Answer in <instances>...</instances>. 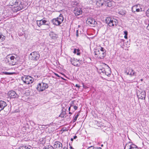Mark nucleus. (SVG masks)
<instances>
[{"label": "nucleus", "instance_id": "16", "mask_svg": "<svg viewBox=\"0 0 149 149\" xmlns=\"http://www.w3.org/2000/svg\"><path fill=\"white\" fill-rule=\"evenodd\" d=\"M140 7L137 5L133 6L132 8V12L134 13L136 12H139L140 11V9L139 8Z\"/></svg>", "mask_w": 149, "mask_h": 149}, {"label": "nucleus", "instance_id": "49", "mask_svg": "<svg viewBox=\"0 0 149 149\" xmlns=\"http://www.w3.org/2000/svg\"><path fill=\"white\" fill-rule=\"evenodd\" d=\"M61 74H63V75H64L62 73H61Z\"/></svg>", "mask_w": 149, "mask_h": 149}, {"label": "nucleus", "instance_id": "15", "mask_svg": "<svg viewBox=\"0 0 149 149\" xmlns=\"http://www.w3.org/2000/svg\"><path fill=\"white\" fill-rule=\"evenodd\" d=\"M74 13L76 16H78L82 13V10L81 9L75 8L73 11Z\"/></svg>", "mask_w": 149, "mask_h": 149}, {"label": "nucleus", "instance_id": "14", "mask_svg": "<svg viewBox=\"0 0 149 149\" xmlns=\"http://www.w3.org/2000/svg\"><path fill=\"white\" fill-rule=\"evenodd\" d=\"M71 62L72 64L75 66L78 67L80 65L79 61L74 58H71Z\"/></svg>", "mask_w": 149, "mask_h": 149}, {"label": "nucleus", "instance_id": "2", "mask_svg": "<svg viewBox=\"0 0 149 149\" xmlns=\"http://www.w3.org/2000/svg\"><path fill=\"white\" fill-rule=\"evenodd\" d=\"M106 51L104 48L100 46L97 48L94 51V54L96 58L102 59L106 55Z\"/></svg>", "mask_w": 149, "mask_h": 149}, {"label": "nucleus", "instance_id": "42", "mask_svg": "<svg viewBox=\"0 0 149 149\" xmlns=\"http://www.w3.org/2000/svg\"><path fill=\"white\" fill-rule=\"evenodd\" d=\"M70 149H74L73 148L72 146H70Z\"/></svg>", "mask_w": 149, "mask_h": 149}, {"label": "nucleus", "instance_id": "1", "mask_svg": "<svg viewBox=\"0 0 149 149\" xmlns=\"http://www.w3.org/2000/svg\"><path fill=\"white\" fill-rule=\"evenodd\" d=\"M9 6L14 12H17L25 7L21 0H11L9 2Z\"/></svg>", "mask_w": 149, "mask_h": 149}, {"label": "nucleus", "instance_id": "7", "mask_svg": "<svg viewBox=\"0 0 149 149\" xmlns=\"http://www.w3.org/2000/svg\"><path fill=\"white\" fill-rule=\"evenodd\" d=\"M30 58L33 61H36L40 57V54L38 52H34L30 54Z\"/></svg>", "mask_w": 149, "mask_h": 149}, {"label": "nucleus", "instance_id": "9", "mask_svg": "<svg viewBox=\"0 0 149 149\" xmlns=\"http://www.w3.org/2000/svg\"><path fill=\"white\" fill-rule=\"evenodd\" d=\"M86 23L89 26H94V25L96 23L95 20L92 17H88L87 18Z\"/></svg>", "mask_w": 149, "mask_h": 149}, {"label": "nucleus", "instance_id": "47", "mask_svg": "<svg viewBox=\"0 0 149 149\" xmlns=\"http://www.w3.org/2000/svg\"><path fill=\"white\" fill-rule=\"evenodd\" d=\"M141 81H143V80L142 79H141Z\"/></svg>", "mask_w": 149, "mask_h": 149}, {"label": "nucleus", "instance_id": "17", "mask_svg": "<svg viewBox=\"0 0 149 149\" xmlns=\"http://www.w3.org/2000/svg\"><path fill=\"white\" fill-rule=\"evenodd\" d=\"M137 96L139 99L142 100L145 98V95L144 92H141L137 93Z\"/></svg>", "mask_w": 149, "mask_h": 149}, {"label": "nucleus", "instance_id": "41", "mask_svg": "<svg viewBox=\"0 0 149 149\" xmlns=\"http://www.w3.org/2000/svg\"><path fill=\"white\" fill-rule=\"evenodd\" d=\"M72 105L70 106V107L68 108V110L70 111V108L71 107V106Z\"/></svg>", "mask_w": 149, "mask_h": 149}, {"label": "nucleus", "instance_id": "35", "mask_svg": "<svg viewBox=\"0 0 149 149\" xmlns=\"http://www.w3.org/2000/svg\"><path fill=\"white\" fill-rule=\"evenodd\" d=\"M54 74L57 77H61L58 74H57V73H56L55 72H54Z\"/></svg>", "mask_w": 149, "mask_h": 149}, {"label": "nucleus", "instance_id": "25", "mask_svg": "<svg viewBox=\"0 0 149 149\" xmlns=\"http://www.w3.org/2000/svg\"><path fill=\"white\" fill-rule=\"evenodd\" d=\"M5 36L1 33L0 34V42L3 41L5 39Z\"/></svg>", "mask_w": 149, "mask_h": 149}, {"label": "nucleus", "instance_id": "44", "mask_svg": "<svg viewBox=\"0 0 149 149\" xmlns=\"http://www.w3.org/2000/svg\"><path fill=\"white\" fill-rule=\"evenodd\" d=\"M70 140H71V141H73V139L72 138H71V139H70Z\"/></svg>", "mask_w": 149, "mask_h": 149}, {"label": "nucleus", "instance_id": "39", "mask_svg": "<svg viewBox=\"0 0 149 149\" xmlns=\"http://www.w3.org/2000/svg\"><path fill=\"white\" fill-rule=\"evenodd\" d=\"M147 29L148 30H149V24H148V26L147 27Z\"/></svg>", "mask_w": 149, "mask_h": 149}, {"label": "nucleus", "instance_id": "11", "mask_svg": "<svg viewBox=\"0 0 149 149\" xmlns=\"http://www.w3.org/2000/svg\"><path fill=\"white\" fill-rule=\"evenodd\" d=\"M138 147L133 143L130 142L126 144L125 149H131L132 148H136Z\"/></svg>", "mask_w": 149, "mask_h": 149}, {"label": "nucleus", "instance_id": "45", "mask_svg": "<svg viewBox=\"0 0 149 149\" xmlns=\"http://www.w3.org/2000/svg\"><path fill=\"white\" fill-rule=\"evenodd\" d=\"M63 149H68L67 148L64 147Z\"/></svg>", "mask_w": 149, "mask_h": 149}, {"label": "nucleus", "instance_id": "33", "mask_svg": "<svg viewBox=\"0 0 149 149\" xmlns=\"http://www.w3.org/2000/svg\"><path fill=\"white\" fill-rule=\"evenodd\" d=\"M75 86H76L77 88H79L80 87V86L79 85L77 84H76L75 85Z\"/></svg>", "mask_w": 149, "mask_h": 149}, {"label": "nucleus", "instance_id": "19", "mask_svg": "<svg viewBox=\"0 0 149 149\" xmlns=\"http://www.w3.org/2000/svg\"><path fill=\"white\" fill-rule=\"evenodd\" d=\"M103 72L105 74L108 76H109L111 73L110 68L108 67L104 69Z\"/></svg>", "mask_w": 149, "mask_h": 149}, {"label": "nucleus", "instance_id": "46", "mask_svg": "<svg viewBox=\"0 0 149 149\" xmlns=\"http://www.w3.org/2000/svg\"><path fill=\"white\" fill-rule=\"evenodd\" d=\"M69 113L70 114H72V113L71 112H70V111H69Z\"/></svg>", "mask_w": 149, "mask_h": 149}, {"label": "nucleus", "instance_id": "20", "mask_svg": "<svg viewBox=\"0 0 149 149\" xmlns=\"http://www.w3.org/2000/svg\"><path fill=\"white\" fill-rule=\"evenodd\" d=\"M31 147L28 145H24L20 146L17 149H31Z\"/></svg>", "mask_w": 149, "mask_h": 149}, {"label": "nucleus", "instance_id": "23", "mask_svg": "<svg viewBox=\"0 0 149 149\" xmlns=\"http://www.w3.org/2000/svg\"><path fill=\"white\" fill-rule=\"evenodd\" d=\"M113 1H106L105 2V5L106 6L109 7H112L113 6Z\"/></svg>", "mask_w": 149, "mask_h": 149}, {"label": "nucleus", "instance_id": "24", "mask_svg": "<svg viewBox=\"0 0 149 149\" xmlns=\"http://www.w3.org/2000/svg\"><path fill=\"white\" fill-rule=\"evenodd\" d=\"M73 53L75 54H76L77 55H80V50L79 49H75L73 51Z\"/></svg>", "mask_w": 149, "mask_h": 149}, {"label": "nucleus", "instance_id": "10", "mask_svg": "<svg viewBox=\"0 0 149 149\" xmlns=\"http://www.w3.org/2000/svg\"><path fill=\"white\" fill-rule=\"evenodd\" d=\"M8 94V97L11 98H18L19 97V95L15 92L13 91H9Z\"/></svg>", "mask_w": 149, "mask_h": 149}, {"label": "nucleus", "instance_id": "31", "mask_svg": "<svg viewBox=\"0 0 149 149\" xmlns=\"http://www.w3.org/2000/svg\"><path fill=\"white\" fill-rule=\"evenodd\" d=\"M146 14L147 17H149V8L146 10Z\"/></svg>", "mask_w": 149, "mask_h": 149}, {"label": "nucleus", "instance_id": "8", "mask_svg": "<svg viewBox=\"0 0 149 149\" xmlns=\"http://www.w3.org/2000/svg\"><path fill=\"white\" fill-rule=\"evenodd\" d=\"M22 79L23 82L26 84H31L33 81V79L29 76H24L22 77Z\"/></svg>", "mask_w": 149, "mask_h": 149}, {"label": "nucleus", "instance_id": "48", "mask_svg": "<svg viewBox=\"0 0 149 149\" xmlns=\"http://www.w3.org/2000/svg\"><path fill=\"white\" fill-rule=\"evenodd\" d=\"M103 144H102V145H101V146L102 147H103Z\"/></svg>", "mask_w": 149, "mask_h": 149}, {"label": "nucleus", "instance_id": "26", "mask_svg": "<svg viewBox=\"0 0 149 149\" xmlns=\"http://www.w3.org/2000/svg\"><path fill=\"white\" fill-rule=\"evenodd\" d=\"M87 149H102V148L100 147H94L91 146L88 147Z\"/></svg>", "mask_w": 149, "mask_h": 149}, {"label": "nucleus", "instance_id": "12", "mask_svg": "<svg viewBox=\"0 0 149 149\" xmlns=\"http://www.w3.org/2000/svg\"><path fill=\"white\" fill-rule=\"evenodd\" d=\"M53 146L55 149H61L63 147L62 143L59 141H56L54 142Z\"/></svg>", "mask_w": 149, "mask_h": 149}, {"label": "nucleus", "instance_id": "36", "mask_svg": "<svg viewBox=\"0 0 149 149\" xmlns=\"http://www.w3.org/2000/svg\"><path fill=\"white\" fill-rule=\"evenodd\" d=\"M82 85H83V87L84 88H87V87L86 86H85V85H84V83H82Z\"/></svg>", "mask_w": 149, "mask_h": 149}, {"label": "nucleus", "instance_id": "29", "mask_svg": "<svg viewBox=\"0 0 149 149\" xmlns=\"http://www.w3.org/2000/svg\"><path fill=\"white\" fill-rule=\"evenodd\" d=\"M124 34L125 35L124 36V38L125 39H127V34H128V32H127V31H124Z\"/></svg>", "mask_w": 149, "mask_h": 149}, {"label": "nucleus", "instance_id": "27", "mask_svg": "<svg viewBox=\"0 0 149 149\" xmlns=\"http://www.w3.org/2000/svg\"><path fill=\"white\" fill-rule=\"evenodd\" d=\"M79 115H80L79 112L77 114L76 116H75L73 120V122H74L77 120V118L78 116H79Z\"/></svg>", "mask_w": 149, "mask_h": 149}, {"label": "nucleus", "instance_id": "4", "mask_svg": "<svg viewBox=\"0 0 149 149\" xmlns=\"http://www.w3.org/2000/svg\"><path fill=\"white\" fill-rule=\"evenodd\" d=\"M7 57L9 58L8 60V62L10 65H14L17 64V60L16 58L13 55V54L8 55Z\"/></svg>", "mask_w": 149, "mask_h": 149}, {"label": "nucleus", "instance_id": "22", "mask_svg": "<svg viewBox=\"0 0 149 149\" xmlns=\"http://www.w3.org/2000/svg\"><path fill=\"white\" fill-rule=\"evenodd\" d=\"M127 13L126 11L123 9H121L118 12V14L122 15L125 16Z\"/></svg>", "mask_w": 149, "mask_h": 149}, {"label": "nucleus", "instance_id": "3", "mask_svg": "<svg viewBox=\"0 0 149 149\" xmlns=\"http://www.w3.org/2000/svg\"><path fill=\"white\" fill-rule=\"evenodd\" d=\"M63 15L60 14L58 17L53 19L52 20V22L54 25L58 26L63 22Z\"/></svg>", "mask_w": 149, "mask_h": 149}, {"label": "nucleus", "instance_id": "5", "mask_svg": "<svg viewBox=\"0 0 149 149\" xmlns=\"http://www.w3.org/2000/svg\"><path fill=\"white\" fill-rule=\"evenodd\" d=\"M105 20L106 23L111 27H116L118 23L117 20L114 19L113 20L109 17H107Z\"/></svg>", "mask_w": 149, "mask_h": 149}, {"label": "nucleus", "instance_id": "37", "mask_svg": "<svg viewBox=\"0 0 149 149\" xmlns=\"http://www.w3.org/2000/svg\"><path fill=\"white\" fill-rule=\"evenodd\" d=\"M54 36H52V38L53 39H55V38H56V35L54 34H53Z\"/></svg>", "mask_w": 149, "mask_h": 149}, {"label": "nucleus", "instance_id": "28", "mask_svg": "<svg viewBox=\"0 0 149 149\" xmlns=\"http://www.w3.org/2000/svg\"><path fill=\"white\" fill-rule=\"evenodd\" d=\"M54 148L52 146L49 145L48 147H45L43 149H54Z\"/></svg>", "mask_w": 149, "mask_h": 149}, {"label": "nucleus", "instance_id": "13", "mask_svg": "<svg viewBox=\"0 0 149 149\" xmlns=\"http://www.w3.org/2000/svg\"><path fill=\"white\" fill-rule=\"evenodd\" d=\"M126 72L127 74L129 75L130 76L132 77L135 76L136 72L132 68H128Z\"/></svg>", "mask_w": 149, "mask_h": 149}, {"label": "nucleus", "instance_id": "32", "mask_svg": "<svg viewBox=\"0 0 149 149\" xmlns=\"http://www.w3.org/2000/svg\"><path fill=\"white\" fill-rule=\"evenodd\" d=\"M68 130L66 128H63L61 130V131H62L63 132H64V131H67Z\"/></svg>", "mask_w": 149, "mask_h": 149}, {"label": "nucleus", "instance_id": "38", "mask_svg": "<svg viewBox=\"0 0 149 149\" xmlns=\"http://www.w3.org/2000/svg\"><path fill=\"white\" fill-rule=\"evenodd\" d=\"M76 32H77L76 36H77V37H78V30H77V31Z\"/></svg>", "mask_w": 149, "mask_h": 149}, {"label": "nucleus", "instance_id": "34", "mask_svg": "<svg viewBox=\"0 0 149 149\" xmlns=\"http://www.w3.org/2000/svg\"><path fill=\"white\" fill-rule=\"evenodd\" d=\"M73 108L75 110H76L77 109L78 107L76 106H73Z\"/></svg>", "mask_w": 149, "mask_h": 149}, {"label": "nucleus", "instance_id": "21", "mask_svg": "<svg viewBox=\"0 0 149 149\" xmlns=\"http://www.w3.org/2000/svg\"><path fill=\"white\" fill-rule=\"evenodd\" d=\"M105 1L103 0H100L96 2V5L98 7H100L105 4Z\"/></svg>", "mask_w": 149, "mask_h": 149}, {"label": "nucleus", "instance_id": "6", "mask_svg": "<svg viewBox=\"0 0 149 149\" xmlns=\"http://www.w3.org/2000/svg\"><path fill=\"white\" fill-rule=\"evenodd\" d=\"M48 87V85L43 82L39 83L36 87L37 90L39 92L43 91Z\"/></svg>", "mask_w": 149, "mask_h": 149}, {"label": "nucleus", "instance_id": "43", "mask_svg": "<svg viewBox=\"0 0 149 149\" xmlns=\"http://www.w3.org/2000/svg\"><path fill=\"white\" fill-rule=\"evenodd\" d=\"M61 77V78L62 79H63V80H66V79H64V78H63V77Z\"/></svg>", "mask_w": 149, "mask_h": 149}, {"label": "nucleus", "instance_id": "30", "mask_svg": "<svg viewBox=\"0 0 149 149\" xmlns=\"http://www.w3.org/2000/svg\"><path fill=\"white\" fill-rule=\"evenodd\" d=\"M3 73H4V74H6V75H11V74H13V73L8 72H3Z\"/></svg>", "mask_w": 149, "mask_h": 149}, {"label": "nucleus", "instance_id": "18", "mask_svg": "<svg viewBox=\"0 0 149 149\" xmlns=\"http://www.w3.org/2000/svg\"><path fill=\"white\" fill-rule=\"evenodd\" d=\"M47 22V21L45 19L38 20L37 21V24L38 26L40 27L42 25L45 24Z\"/></svg>", "mask_w": 149, "mask_h": 149}, {"label": "nucleus", "instance_id": "40", "mask_svg": "<svg viewBox=\"0 0 149 149\" xmlns=\"http://www.w3.org/2000/svg\"><path fill=\"white\" fill-rule=\"evenodd\" d=\"M77 138V136H74L73 137V139H76Z\"/></svg>", "mask_w": 149, "mask_h": 149}]
</instances>
